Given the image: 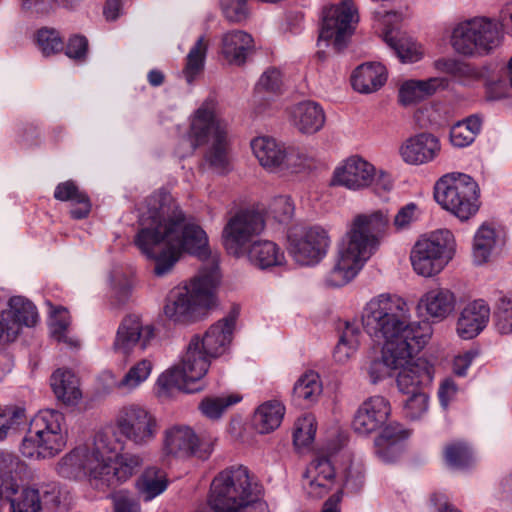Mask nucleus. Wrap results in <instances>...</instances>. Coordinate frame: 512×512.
Here are the masks:
<instances>
[{"label":"nucleus","mask_w":512,"mask_h":512,"mask_svg":"<svg viewBox=\"0 0 512 512\" xmlns=\"http://www.w3.org/2000/svg\"><path fill=\"white\" fill-rule=\"evenodd\" d=\"M147 205L134 242L143 254L154 260L157 276L170 272L185 252L202 261L208 260L189 286L172 290L166 299L165 316L173 322H186L199 307L212 305L220 281L218 262L211 257L206 232L186 217L170 193H154L147 199Z\"/></svg>","instance_id":"1"},{"label":"nucleus","mask_w":512,"mask_h":512,"mask_svg":"<svg viewBox=\"0 0 512 512\" xmlns=\"http://www.w3.org/2000/svg\"><path fill=\"white\" fill-rule=\"evenodd\" d=\"M362 326L377 342H384L381 358L373 359L367 373L372 383L389 377L392 371L408 364L431 337L428 323L411 322L406 301L397 295L372 298L362 312Z\"/></svg>","instance_id":"2"},{"label":"nucleus","mask_w":512,"mask_h":512,"mask_svg":"<svg viewBox=\"0 0 512 512\" xmlns=\"http://www.w3.org/2000/svg\"><path fill=\"white\" fill-rule=\"evenodd\" d=\"M239 306H233L229 314L209 327L203 336L194 335L181 358L157 380L160 397L173 391L194 393L203 389L201 379L207 373L210 360L223 355L232 341Z\"/></svg>","instance_id":"3"},{"label":"nucleus","mask_w":512,"mask_h":512,"mask_svg":"<svg viewBox=\"0 0 512 512\" xmlns=\"http://www.w3.org/2000/svg\"><path fill=\"white\" fill-rule=\"evenodd\" d=\"M389 223L388 213L382 210L355 216L339 246L337 261L326 283L341 287L350 282L378 249Z\"/></svg>","instance_id":"4"},{"label":"nucleus","mask_w":512,"mask_h":512,"mask_svg":"<svg viewBox=\"0 0 512 512\" xmlns=\"http://www.w3.org/2000/svg\"><path fill=\"white\" fill-rule=\"evenodd\" d=\"M261 488L240 465L220 472L211 484L209 505L216 512H265Z\"/></svg>","instance_id":"5"},{"label":"nucleus","mask_w":512,"mask_h":512,"mask_svg":"<svg viewBox=\"0 0 512 512\" xmlns=\"http://www.w3.org/2000/svg\"><path fill=\"white\" fill-rule=\"evenodd\" d=\"M67 440L64 414L55 409H43L31 419L20 444V452L31 459L52 458L64 450Z\"/></svg>","instance_id":"6"},{"label":"nucleus","mask_w":512,"mask_h":512,"mask_svg":"<svg viewBox=\"0 0 512 512\" xmlns=\"http://www.w3.org/2000/svg\"><path fill=\"white\" fill-rule=\"evenodd\" d=\"M190 136L192 149L207 145L204 155L206 163L217 173L224 174L229 169V141L227 126L215 113L206 107H200L191 122Z\"/></svg>","instance_id":"7"},{"label":"nucleus","mask_w":512,"mask_h":512,"mask_svg":"<svg viewBox=\"0 0 512 512\" xmlns=\"http://www.w3.org/2000/svg\"><path fill=\"white\" fill-rule=\"evenodd\" d=\"M478 197V184L466 174L444 175L434 187L437 203L460 220H467L478 211Z\"/></svg>","instance_id":"8"},{"label":"nucleus","mask_w":512,"mask_h":512,"mask_svg":"<svg viewBox=\"0 0 512 512\" xmlns=\"http://www.w3.org/2000/svg\"><path fill=\"white\" fill-rule=\"evenodd\" d=\"M501 41L498 24L485 17H475L458 23L451 35L455 52L475 57L489 54Z\"/></svg>","instance_id":"9"},{"label":"nucleus","mask_w":512,"mask_h":512,"mask_svg":"<svg viewBox=\"0 0 512 512\" xmlns=\"http://www.w3.org/2000/svg\"><path fill=\"white\" fill-rule=\"evenodd\" d=\"M454 247V236L446 229L419 239L410 256L413 269L424 277L439 273L452 258Z\"/></svg>","instance_id":"10"},{"label":"nucleus","mask_w":512,"mask_h":512,"mask_svg":"<svg viewBox=\"0 0 512 512\" xmlns=\"http://www.w3.org/2000/svg\"><path fill=\"white\" fill-rule=\"evenodd\" d=\"M106 447V435L97 434L92 447H77L65 455L58 463V473L64 478L89 477L91 485L103 489L102 461L103 448Z\"/></svg>","instance_id":"11"},{"label":"nucleus","mask_w":512,"mask_h":512,"mask_svg":"<svg viewBox=\"0 0 512 512\" xmlns=\"http://www.w3.org/2000/svg\"><path fill=\"white\" fill-rule=\"evenodd\" d=\"M318 46L332 41L336 53L342 52L354 33V23L358 21L357 9L352 0H342L338 5H332L323 10Z\"/></svg>","instance_id":"12"},{"label":"nucleus","mask_w":512,"mask_h":512,"mask_svg":"<svg viewBox=\"0 0 512 512\" xmlns=\"http://www.w3.org/2000/svg\"><path fill=\"white\" fill-rule=\"evenodd\" d=\"M263 216L254 210H241L231 217L222 231V241L227 252L242 257L246 248L264 230Z\"/></svg>","instance_id":"13"},{"label":"nucleus","mask_w":512,"mask_h":512,"mask_svg":"<svg viewBox=\"0 0 512 512\" xmlns=\"http://www.w3.org/2000/svg\"><path fill=\"white\" fill-rule=\"evenodd\" d=\"M60 492L55 485L19 489L17 482L1 485L0 501L10 504V512H40L42 508H56Z\"/></svg>","instance_id":"14"},{"label":"nucleus","mask_w":512,"mask_h":512,"mask_svg":"<svg viewBox=\"0 0 512 512\" xmlns=\"http://www.w3.org/2000/svg\"><path fill=\"white\" fill-rule=\"evenodd\" d=\"M288 243L289 254L295 262L302 266H311L325 257L330 238L322 227L313 226L301 234H290Z\"/></svg>","instance_id":"15"},{"label":"nucleus","mask_w":512,"mask_h":512,"mask_svg":"<svg viewBox=\"0 0 512 512\" xmlns=\"http://www.w3.org/2000/svg\"><path fill=\"white\" fill-rule=\"evenodd\" d=\"M117 427L121 435L138 446L151 442L158 430L155 416L135 404L125 406L119 411Z\"/></svg>","instance_id":"16"},{"label":"nucleus","mask_w":512,"mask_h":512,"mask_svg":"<svg viewBox=\"0 0 512 512\" xmlns=\"http://www.w3.org/2000/svg\"><path fill=\"white\" fill-rule=\"evenodd\" d=\"M155 328L151 324L144 325L137 314L126 315L119 324L113 343V350L128 355L134 348L146 350L155 339Z\"/></svg>","instance_id":"17"},{"label":"nucleus","mask_w":512,"mask_h":512,"mask_svg":"<svg viewBox=\"0 0 512 512\" xmlns=\"http://www.w3.org/2000/svg\"><path fill=\"white\" fill-rule=\"evenodd\" d=\"M164 450L176 457H197L204 460L212 453L213 445L200 441L190 427L174 425L165 430Z\"/></svg>","instance_id":"18"},{"label":"nucleus","mask_w":512,"mask_h":512,"mask_svg":"<svg viewBox=\"0 0 512 512\" xmlns=\"http://www.w3.org/2000/svg\"><path fill=\"white\" fill-rule=\"evenodd\" d=\"M115 447L108 443L106 437V447L103 448L102 461V482L103 489L115 487L120 483L129 479L143 465V457L139 454L124 453L116 458L115 462L111 461V453Z\"/></svg>","instance_id":"19"},{"label":"nucleus","mask_w":512,"mask_h":512,"mask_svg":"<svg viewBox=\"0 0 512 512\" xmlns=\"http://www.w3.org/2000/svg\"><path fill=\"white\" fill-rule=\"evenodd\" d=\"M374 176L375 167L371 163L359 156H351L335 168L331 185L357 191L370 186Z\"/></svg>","instance_id":"20"},{"label":"nucleus","mask_w":512,"mask_h":512,"mask_svg":"<svg viewBox=\"0 0 512 512\" xmlns=\"http://www.w3.org/2000/svg\"><path fill=\"white\" fill-rule=\"evenodd\" d=\"M390 414L389 402L382 396H374L361 404L353 419V428L359 434H369L379 429Z\"/></svg>","instance_id":"21"},{"label":"nucleus","mask_w":512,"mask_h":512,"mask_svg":"<svg viewBox=\"0 0 512 512\" xmlns=\"http://www.w3.org/2000/svg\"><path fill=\"white\" fill-rule=\"evenodd\" d=\"M6 321L7 342L14 341L23 325L34 326L38 320L35 305L22 296H14L9 300V308L2 313Z\"/></svg>","instance_id":"22"},{"label":"nucleus","mask_w":512,"mask_h":512,"mask_svg":"<svg viewBox=\"0 0 512 512\" xmlns=\"http://www.w3.org/2000/svg\"><path fill=\"white\" fill-rule=\"evenodd\" d=\"M439 151V140L430 133H420L410 137L400 147L403 161L413 165L433 160Z\"/></svg>","instance_id":"23"},{"label":"nucleus","mask_w":512,"mask_h":512,"mask_svg":"<svg viewBox=\"0 0 512 512\" xmlns=\"http://www.w3.org/2000/svg\"><path fill=\"white\" fill-rule=\"evenodd\" d=\"M490 308L484 300H475L461 312L457 322V333L463 339L476 337L487 325Z\"/></svg>","instance_id":"24"},{"label":"nucleus","mask_w":512,"mask_h":512,"mask_svg":"<svg viewBox=\"0 0 512 512\" xmlns=\"http://www.w3.org/2000/svg\"><path fill=\"white\" fill-rule=\"evenodd\" d=\"M304 476L310 479L307 488L308 495L313 498H321L332 488L335 470L328 457L318 456L310 463Z\"/></svg>","instance_id":"25"},{"label":"nucleus","mask_w":512,"mask_h":512,"mask_svg":"<svg viewBox=\"0 0 512 512\" xmlns=\"http://www.w3.org/2000/svg\"><path fill=\"white\" fill-rule=\"evenodd\" d=\"M292 123L303 134L318 132L325 123L322 107L314 101H302L291 112Z\"/></svg>","instance_id":"26"},{"label":"nucleus","mask_w":512,"mask_h":512,"mask_svg":"<svg viewBox=\"0 0 512 512\" xmlns=\"http://www.w3.org/2000/svg\"><path fill=\"white\" fill-rule=\"evenodd\" d=\"M253 49L252 36L242 30L227 32L222 37L221 51L230 64L243 65Z\"/></svg>","instance_id":"27"},{"label":"nucleus","mask_w":512,"mask_h":512,"mask_svg":"<svg viewBox=\"0 0 512 512\" xmlns=\"http://www.w3.org/2000/svg\"><path fill=\"white\" fill-rule=\"evenodd\" d=\"M260 269L281 266L285 262L284 253L276 243L269 240H254L245 250L242 257Z\"/></svg>","instance_id":"28"},{"label":"nucleus","mask_w":512,"mask_h":512,"mask_svg":"<svg viewBox=\"0 0 512 512\" xmlns=\"http://www.w3.org/2000/svg\"><path fill=\"white\" fill-rule=\"evenodd\" d=\"M385 67L380 63L362 64L356 68L351 77L353 88L360 93H372L386 82Z\"/></svg>","instance_id":"29"},{"label":"nucleus","mask_w":512,"mask_h":512,"mask_svg":"<svg viewBox=\"0 0 512 512\" xmlns=\"http://www.w3.org/2000/svg\"><path fill=\"white\" fill-rule=\"evenodd\" d=\"M253 154L261 166L271 171L280 170L286 148L275 139L257 137L251 142Z\"/></svg>","instance_id":"30"},{"label":"nucleus","mask_w":512,"mask_h":512,"mask_svg":"<svg viewBox=\"0 0 512 512\" xmlns=\"http://www.w3.org/2000/svg\"><path fill=\"white\" fill-rule=\"evenodd\" d=\"M446 85L447 81L443 78L405 81L399 89V101L404 106L417 103L433 95L438 88Z\"/></svg>","instance_id":"31"},{"label":"nucleus","mask_w":512,"mask_h":512,"mask_svg":"<svg viewBox=\"0 0 512 512\" xmlns=\"http://www.w3.org/2000/svg\"><path fill=\"white\" fill-rule=\"evenodd\" d=\"M50 384L56 398L67 406L76 405L82 396L79 380L70 370H56Z\"/></svg>","instance_id":"32"},{"label":"nucleus","mask_w":512,"mask_h":512,"mask_svg":"<svg viewBox=\"0 0 512 512\" xmlns=\"http://www.w3.org/2000/svg\"><path fill=\"white\" fill-rule=\"evenodd\" d=\"M419 307L424 308L430 317L442 320L454 310L455 296L448 289H432L422 296Z\"/></svg>","instance_id":"33"},{"label":"nucleus","mask_w":512,"mask_h":512,"mask_svg":"<svg viewBox=\"0 0 512 512\" xmlns=\"http://www.w3.org/2000/svg\"><path fill=\"white\" fill-rule=\"evenodd\" d=\"M282 85L281 72L272 67L268 68L260 77L255 87L254 104L256 113H263L265 107L280 92Z\"/></svg>","instance_id":"34"},{"label":"nucleus","mask_w":512,"mask_h":512,"mask_svg":"<svg viewBox=\"0 0 512 512\" xmlns=\"http://www.w3.org/2000/svg\"><path fill=\"white\" fill-rule=\"evenodd\" d=\"M435 67L438 71L452 76L464 85L485 79L487 73L485 68L479 69L454 58L438 59L435 62Z\"/></svg>","instance_id":"35"},{"label":"nucleus","mask_w":512,"mask_h":512,"mask_svg":"<svg viewBox=\"0 0 512 512\" xmlns=\"http://www.w3.org/2000/svg\"><path fill=\"white\" fill-rule=\"evenodd\" d=\"M411 360H409L408 364L400 367L401 370L396 379L397 387L404 395L423 391L422 386L431 379L426 366L412 363Z\"/></svg>","instance_id":"36"},{"label":"nucleus","mask_w":512,"mask_h":512,"mask_svg":"<svg viewBox=\"0 0 512 512\" xmlns=\"http://www.w3.org/2000/svg\"><path fill=\"white\" fill-rule=\"evenodd\" d=\"M285 413V407L276 400L261 404L254 413L253 424L256 430L262 434L269 433L281 424Z\"/></svg>","instance_id":"37"},{"label":"nucleus","mask_w":512,"mask_h":512,"mask_svg":"<svg viewBox=\"0 0 512 512\" xmlns=\"http://www.w3.org/2000/svg\"><path fill=\"white\" fill-rule=\"evenodd\" d=\"M167 486L166 473L157 467L146 468L137 480V489L144 501H151L162 494Z\"/></svg>","instance_id":"38"},{"label":"nucleus","mask_w":512,"mask_h":512,"mask_svg":"<svg viewBox=\"0 0 512 512\" xmlns=\"http://www.w3.org/2000/svg\"><path fill=\"white\" fill-rule=\"evenodd\" d=\"M408 437V433L397 426L385 427L375 439L377 454L386 462H391L400 452L399 443Z\"/></svg>","instance_id":"39"},{"label":"nucleus","mask_w":512,"mask_h":512,"mask_svg":"<svg viewBox=\"0 0 512 512\" xmlns=\"http://www.w3.org/2000/svg\"><path fill=\"white\" fill-rule=\"evenodd\" d=\"M498 243L494 228L482 225L476 232L473 241V260L477 265L489 261Z\"/></svg>","instance_id":"40"},{"label":"nucleus","mask_w":512,"mask_h":512,"mask_svg":"<svg viewBox=\"0 0 512 512\" xmlns=\"http://www.w3.org/2000/svg\"><path fill=\"white\" fill-rule=\"evenodd\" d=\"M482 121L477 115H471L454 124L450 130V141L453 146L463 148L472 144L479 134Z\"/></svg>","instance_id":"41"},{"label":"nucleus","mask_w":512,"mask_h":512,"mask_svg":"<svg viewBox=\"0 0 512 512\" xmlns=\"http://www.w3.org/2000/svg\"><path fill=\"white\" fill-rule=\"evenodd\" d=\"M207 49L208 44L204 36H200L187 54L183 75L188 84H192L196 77L203 72Z\"/></svg>","instance_id":"42"},{"label":"nucleus","mask_w":512,"mask_h":512,"mask_svg":"<svg viewBox=\"0 0 512 512\" xmlns=\"http://www.w3.org/2000/svg\"><path fill=\"white\" fill-rule=\"evenodd\" d=\"M359 329L350 322L344 323L339 341L334 349V358L338 362H345L356 351L359 345Z\"/></svg>","instance_id":"43"},{"label":"nucleus","mask_w":512,"mask_h":512,"mask_svg":"<svg viewBox=\"0 0 512 512\" xmlns=\"http://www.w3.org/2000/svg\"><path fill=\"white\" fill-rule=\"evenodd\" d=\"M321 392L322 384L319 375L315 372H308L302 375L295 383L293 397L309 404L315 402Z\"/></svg>","instance_id":"44"},{"label":"nucleus","mask_w":512,"mask_h":512,"mask_svg":"<svg viewBox=\"0 0 512 512\" xmlns=\"http://www.w3.org/2000/svg\"><path fill=\"white\" fill-rule=\"evenodd\" d=\"M384 41L391 47L402 62H416L420 53L416 44L407 37H398L392 30L386 31Z\"/></svg>","instance_id":"45"},{"label":"nucleus","mask_w":512,"mask_h":512,"mask_svg":"<svg viewBox=\"0 0 512 512\" xmlns=\"http://www.w3.org/2000/svg\"><path fill=\"white\" fill-rule=\"evenodd\" d=\"M444 458L446 464L454 469L468 468L474 462L472 450L464 442H453L447 445L444 450Z\"/></svg>","instance_id":"46"},{"label":"nucleus","mask_w":512,"mask_h":512,"mask_svg":"<svg viewBox=\"0 0 512 512\" xmlns=\"http://www.w3.org/2000/svg\"><path fill=\"white\" fill-rule=\"evenodd\" d=\"M493 323L501 335L512 334V298L501 295L493 313Z\"/></svg>","instance_id":"47"},{"label":"nucleus","mask_w":512,"mask_h":512,"mask_svg":"<svg viewBox=\"0 0 512 512\" xmlns=\"http://www.w3.org/2000/svg\"><path fill=\"white\" fill-rule=\"evenodd\" d=\"M153 365L148 359H142L133 365L117 383V388L131 391L144 382L150 375Z\"/></svg>","instance_id":"48"},{"label":"nucleus","mask_w":512,"mask_h":512,"mask_svg":"<svg viewBox=\"0 0 512 512\" xmlns=\"http://www.w3.org/2000/svg\"><path fill=\"white\" fill-rule=\"evenodd\" d=\"M239 401L240 398L235 395L206 397L201 401L199 408L206 417L218 419L228 407Z\"/></svg>","instance_id":"49"},{"label":"nucleus","mask_w":512,"mask_h":512,"mask_svg":"<svg viewBox=\"0 0 512 512\" xmlns=\"http://www.w3.org/2000/svg\"><path fill=\"white\" fill-rule=\"evenodd\" d=\"M25 423V409H0V441L6 439L9 434L17 432Z\"/></svg>","instance_id":"50"},{"label":"nucleus","mask_w":512,"mask_h":512,"mask_svg":"<svg viewBox=\"0 0 512 512\" xmlns=\"http://www.w3.org/2000/svg\"><path fill=\"white\" fill-rule=\"evenodd\" d=\"M37 45L44 56H50L64 49L59 32L53 28H41L36 35Z\"/></svg>","instance_id":"51"},{"label":"nucleus","mask_w":512,"mask_h":512,"mask_svg":"<svg viewBox=\"0 0 512 512\" xmlns=\"http://www.w3.org/2000/svg\"><path fill=\"white\" fill-rule=\"evenodd\" d=\"M70 324V317L68 311L63 308H55L51 312V326L53 328L52 333L53 336L58 340L69 344L70 346H77V342L68 338L65 335V331L67 330Z\"/></svg>","instance_id":"52"},{"label":"nucleus","mask_w":512,"mask_h":512,"mask_svg":"<svg viewBox=\"0 0 512 512\" xmlns=\"http://www.w3.org/2000/svg\"><path fill=\"white\" fill-rule=\"evenodd\" d=\"M403 402L405 416L411 420L420 418L427 410L428 396L424 391L406 395Z\"/></svg>","instance_id":"53"},{"label":"nucleus","mask_w":512,"mask_h":512,"mask_svg":"<svg viewBox=\"0 0 512 512\" xmlns=\"http://www.w3.org/2000/svg\"><path fill=\"white\" fill-rule=\"evenodd\" d=\"M224 17L231 23H241L248 17L247 0H220Z\"/></svg>","instance_id":"54"},{"label":"nucleus","mask_w":512,"mask_h":512,"mask_svg":"<svg viewBox=\"0 0 512 512\" xmlns=\"http://www.w3.org/2000/svg\"><path fill=\"white\" fill-rule=\"evenodd\" d=\"M316 428L313 421L309 418L298 420L293 433V442L297 447H306L310 445L314 439Z\"/></svg>","instance_id":"55"},{"label":"nucleus","mask_w":512,"mask_h":512,"mask_svg":"<svg viewBox=\"0 0 512 512\" xmlns=\"http://www.w3.org/2000/svg\"><path fill=\"white\" fill-rule=\"evenodd\" d=\"M55 199L59 201L85 202L87 195L80 191L73 181L59 183L54 191Z\"/></svg>","instance_id":"56"},{"label":"nucleus","mask_w":512,"mask_h":512,"mask_svg":"<svg viewBox=\"0 0 512 512\" xmlns=\"http://www.w3.org/2000/svg\"><path fill=\"white\" fill-rule=\"evenodd\" d=\"M20 465L19 458L9 452H0V477L2 478L0 485L11 482H17L13 474L17 472Z\"/></svg>","instance_id":"57"},{"label":"nucleus","mask_w":512,"mask_h":512,"mask_svg":"<svg viewBox=\"0 0 512 512\" xmlns=\"http://www.w3.org/2000/svg\"><path fill=\"white\" fill-rule=\"evenodd\" d=\"M420 211L415 203H408L401 207L394 216L393 225L397 230L408 228L419 217Z\"/></svg>","instance_id":"58"},{"label":"nucleus","mask_w":512,"mask_h":512,"mask_svg":"<svg viewBox=\"0 0 512 512\" xmlns=\"http://www.w3.org/2000/svg\"><path fill=\"white\" fill-rule=\"evenodd\" d=\"M308 158L299 150L294 148H286L285 157L282 161L279 171L287 170L293 173L299 172L302 168H306Z\"/></svg>","instance_id":"59"},{"label":"nucleus","mask_w":512,"mask_h":512,"mask_svg":"<svg viewBox=\"0 0 512 512\" xmlns=\"http://www.w3.org/2000/svg\"><path fill=\"white\" fill-rule=\"evenodd\" d=\"M88 40L85 36L74 35L69 38L65 47V54L72 59L84 60L87 55Z\"/></svg>","instance_id":"60"},{"label":"nucleus","mask_w":512,"mask_h":512,"mask_svg":"<svg viewBox=\"0 0 512 512\" xmlns=\"http://www.w3.org/2000/svg\"><path fill=\"white\" fill-rule=\"evenodd\" d=\"M272 209L275 218H277L279 222H288L292 219L294 214V205L287 196L276 198L273 202Z\"/></svg>","instance_id":"61"},{"label":"nucleus","mask_w":512,"mask_h":512,"mask_svg":"<svg viewBox=\"0 0 512 512\" xmlns=\"http://www.w3.org/2000/svg\"><path fill=\"white\" fill-rule=\"evenodd\" d=\"M364 474L360 467L349 466L346 470L344 487L353 493H357L363 487Z\"/></svg>","instance_id":"62"},{"label":"nucleus","mask_w":512,"mask_h":512,"mask_svg":"<svg viewBox=\"0 0 512 512\" xmlns=\"http://www.w3.org/2000/svg\"><path fill=\"white\" fill-rule=\"evenodd\" d=\"M486 93L489 100H498L507 96L509 86L506 80L497 78L493 80H486Z\"/></svg>","instance_id":"63"},{"label":"nucleus","mask_w":512,"mask_h":512,"mask_svg":"<svg viewBox=\"0 0 512 512\" xmlns=\"http://www.w3.org/2000/svg\"><path fill=\"white\" fill-rule=\"evenodd\" d=\"M139 505L134 498L120 492L114 497V512H138Z\"/></svg>","instance_id":"64"}]
</instances>
